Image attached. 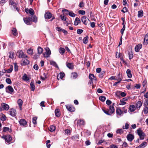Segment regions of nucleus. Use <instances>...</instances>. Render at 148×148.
<instances>
[{
    "mask_svg": "<svg viewBox=\"0 0 148 148\" xmlns=\"http://www.w3.org/2000/svg\"><path fill=\"white\" fill-rule=\"evenodd\" d=\"M148 44V33L146 34L145 37L144 41L143 44L146 45Z\"/></svg>",
    "mask_w": 148,
    "mask_h": 148,
    "instance_id": "4468645a",
    "label": "nucleus"
},
{
    "mask_svg": "<svg viewBox=\"0 0 148 148\" xmlns=\"http://www.w3.org/2000/svg\"><path fill=\"white\" fill-rule=\"evenodd\" d=\"M60 78L61 79H62L64 76L65 74L64 73L60 72Z\"/></svg>",
    "mask_w": 148,
    "mask_h": 148,
    "instance_id": "69168bd1",
    "label": "nucleus"
},
{
    "mask_svg": "<svg viewBox=\"0 0 148 148\" xmlns=\"http://www.w3.org/2000/svg\"><path fill=\"white\" fill-rule=\"evenodd\" d=\"M127 140L130 142H132L134 138V135L131 134H129L127 136Z\"/></svg>",
    "mask_w": 148,
    "mask_h": 148,
    "instance_id": "1a4fd4ad",
    "label": "nucleus"
},
{
    "mask_svg": "<svg viewBox=\"0 0 148 148\" xmlns=\"http://www.w3.org/2000/svg\"><path fill=\"white\" fill-rule=\"evenodd\" d=\"M45 49L46 51V54L47 55L49 56L51 55V51L49 47H46L45 48Z\"/></svg>",
    "mask_w": 148,
    "mask_h": 148,
    "instance_id": "cd10ccee",
    "label": "nucleus"
},
{
    "mask_svg": "<svg viewBox=\"0 0 148 148\" xmlns=\"http://www.w3.org/2000/svg\"><path fill=\"white\" fill-rule=\"evenodd\" d=\"M12 32L13 35L16 36L17 34V31L16 29L15 28H13L12 30Z\"/></svg>",
    "mask_w": 148,
    "mask_h": 148,
    "instance_id": "3c124183",
    "label": "nucleus"
},
{
    "mask_svg": "<svg viewBox=\"0 0 148 148\" xmlns=\"http://www.w3.org/2000/svg\"><path fill=\"white\" fill-rule=\"evenodd\" d=\"M55 114L57 117H59L60 116V110L59 109H56L55 111Z\"/></svg>",
    "mask_w": 148,
    "mask_h": 148,
    "instance_id": "bb28decb",
    "label": "nucleus"
},
{
    "mask_svg": "<svg viewBox=\"0 0 148 148\" xmlns=\"http://www.w3.org/2000/svg\"><path fill=\"white\" fill-rule=\"evenodd\" d=\"M116 112L117 114L121 116V115L123 114V112L120 108H118L116 109Z\"/></svg>",
    "mask_w": 148,
    "mask_h": 148,
    "instance_id": "6ab92c4d",
    "label": "nucleus"
},
{
    "mask_svg": "<svg viewBox=\"0 0 148 148\" xmlns=\"http://www.w3.org/2000/svg\"><path fill=\"white\" fill-rule=\"evenodd\" d=\"M23 79L25 81H27L29 79V77L27 76V75L25 74L22 77Z\"/></svg>",
    "mask_w": 148,
    "mask_h": 148,
    "instance_id": "2f4dec72",
    "label": "nucleus"
},
{
    "mask_svg": "<svg viewBox=\"0 0 148 148\" xmlns=\"http://www.w3.org/2000/svg\"><path fill=\"white\" fill-rule=\"evenodd\" d=\"M50 140H48L46 141V145L47 148H50L51 146V144H49L50 143Z\"/></svg>",
    "mask_w": 148,
    "mask_h": 148,
    "instance_id": "864d4df0",
    "label": "nucleus"
},
{
    "mask_svg": "<svg viewBox=\"0 0 148 148\" xmlns=\"http://www.w3.org/2000/svg\"><path fill=\"white\" fill-rule=\"evenodd\" d=\"M23 63L22 65L23 66L28 65L29 63V62L27 59H25L23 60L22 59Z\"/></svg>",
    "mask_w": 148,
    "mask_h": 148,
    "instance_id": "4be33fe9",
    "label": "nucleus"
},
{
    "mask_svg": "<svg viewBox=\"0 0 148 148\" xmlns=\"http://www.w3.org/2000/svg\"><path fill=\"white\" fill-rule=\"evenodd\" d=\"M30 19L31 22L33 21L35 23H36L37 21V18L35 16H32L31 17H30Z\"/></svg>",
    "mask_w": 148,
    "mask_h": 148,
    "instance_id": "a878e982",
    "label": "nucleus"
},
{
    "mask_svg": "<svg viewBox=\"0 0 148 148\" xmlns=\"http://www.w3.org/2000/svg\"><path fill=\"white\" fill-rule=\"evenodd\" d=\"M65 134H67L68 135H70L71 134V130H70L66 129L64 130Z\"/></svg>",
    "mask_w": 148,
    "mask_h": 148,
    "instance_id": "5fc2aeb1",
    "label": "nucleus"
},
{
    "mask_svg": "<svg viewBox=\"0 0 148 148\" xmlns=\"http://www.w3.org/2000/svg\"><path fill=\"white\" fill-rule=\"evenodd\" d=\"M13 70V66L12 65H11L10 68L7 70V72L8 73H10L12 72Z\"/></svg>",
    "mask_w": 148,
    "mask_h": 148,
    "instance_id": "8fccbe9b",
    "label": "nucleus"
},
{
    "mask_svg": "<svg viewBox=\"0 0 148 148\" xmlns=\"http://www.w3.org/2000/svg\"><path fill=\"white\" fill-rule=\"evenodd\" d=\"M43 51V49L40 47H38V52L39 54H41Z\"/></svg>",
    "mask_w": 148,
    "mask_h": 148,
    "instance_id": "e433bc0d",
    "label": "nucleus"
},
{
    "mask_svg": "<svg viewBox=\"0 0 148 148\" xmlns=\"http://www.w3.org/2000/svg\"><path fill=\"white\" fill-rule=\"evenodd\" d=\"M65 49L64 48L62 47H60L59 49V52L62 55L64 52Z\"/></svg>",
    "mask_w": 148,
    "mask_h": 148,
    "instance_id": "37998d69",
    "label": "nucleus"
},
{
    "mask_svg": "<svg viewBox=\"0 0 148 148\" xmlns=\"http://www.w3.org/2000/svg\"><path fill=\"white\" fill-rule=\"evenodd\" d=\"M45 18L46 19H49L52 17V14L49 12H46L45 14Z\"/></svg>",
    "mask_w": 148,
    "mask_h": 148,
    "instance_id": "ddd939ff",
    "label": "nucleus"
},
{
    "mask_svg": "<svg viewBox=\"0 0 148 148\" xmlns=\"http://www.w3.org/2000/svg\"><path fill=\"white\" fill-rule=\"evenodd\" d=\"M81 20L82 23L85 25L87 24L88 21H90L89 19L85 16L82 17Z\"/></svg>",
    "mask_w": 148,
    "mask_h": 148,
    "instance_id": "0eeeda50",
    "label": "nucleus"
},
{
    "mask_svg": "<svg viewBox=\"0 0 148 148\" xmlns=\"http://www.w3.org/2000/svg\"><path fill=\"white\" fill-rule=\"evenodd\" d=\"M47 73H44L43 74V76H40L41 79L44 80L47 78Z\"/></svg>",
    "mask_w": 148,
    "mask_h": 148,
    "instance_id": "72a5a7b5",
    "label": "nucleus"
},
{
    "mask_svg": "<svg viewBox=\"0 0 148 148\" xmlns=\"http://www.w3.org/2000/svg\"><path fill=\"white\" fill-rule=\"evenodd\" d=\"M78 76L76 72H74L72 73V76L74 79L76 78Z\"/></svg>",
    "mask_w": 148,
    "mask_h": 148,
    "instance_id": "a18cd8bd",
    "label": "nucleus"
},
{
    "mask_svg": "<svg viewBox=\"0 0 148 148\" xmlns=\"http://www.w3.org/2000/svg\"><path fill=\"white\" fill-rule=\"evenodd\" d=\"M30 86L31 88V90L34 91L35 89V86L34 84V80H32L30 84Z\"/></svg>",
    "mask_w": 148,
    "mask_h": 148,
    "instance_id": "aec40b11",
    "label": "nucleus"
},
{
    "mask_svg": "<svg viewBox=\"0 0 148 148\" xmlns=\"http://www.w3.org/2000/svg\"><path fill=\"white\" fill-rule=\"evenodd\" d=\"M89 78L91 80H93V79H96V78L93 74L90 73L89 75Z\"/></svg>",
    "mask_w": 148,
    "mask_h": 148,
    "instance_id": "7c9ffc66",
    "label": "nucleus"
},
{
    "mask_svg": "<svg viewBox=\"0 0 148 148\" xmlns=\"http://www.w3.org/2000/svg\"><path fill=\"white\" fill-rule=\"evenodd\" d=\"M5 91L7 92L10 94H12L14 92V90L12 86L10 85L6 87Z\"/></svg>",
    "mask_w": 148,
    "mask_h": 148,
    "instance_id": "20e7f679",
    "label": "nucleus"
},
{
    "mask_svg": "<svg viewBox=\"0 0 148 148\" xmlns=\"http://www.w3.org/2000/svg\"><path fill=\"white\" fill-rule=\"evenodd\" d=\"M24 22L27 25H30V17L25 18H23Z\"/></svg>",
    "mask_w": 148,
    "mask_h": 148,
    "instance_id": "2eb2a0df",
    "label": "nucleus"
},
{
    "mask_svg": "<svg viewBox=\"0 0 148 148\" xmlns=\"http://www.w3.org/2000/svg\"><path fill=\"white\" fill-rule=\"evenodd\" d=\"M88 41V36H86V37H84L83 40V42L85 44L87 43Z\"/></svg>",
    "mask_w": 148,
    "mask_h": 148,
    "instance_id": "f704fd0d",
    "label": "nucleus"
},
{
    "mask_svg": "<svg viewBox=\"0 0 148 148\" xmlns=\"http://www.w3.org/2000/svg\"><path fill=\"white\" fill-rule=\"evenodd\" d=\"M23 103V101L21 99H19L17 101V103L19 106V109L21 110H22L23 109L22 105Z\"/></svg>",
    "mask_w": 148,
    "mask_h": 148,
    "instance_id": "f8f14e48",
    "label": "nucleus"
},
{
    "mask_svg": "<svg viewBox=\"0 0 148 148\" xmlns=\"http://www.w3.org/2000/svg\"><path fill=\"white\" fill-rule=\"evenodd\" d=\"M68 15H69L70 16L73 17H74L75 16V14L73 13L72 11H70Z\"/></svg>",
    "mask_w": 148,
    "mask_h": 148,
    "instance_id": "603ef678",
    "label": "nucleus"
},
{
    "mask_svg": "<svg viewBox=\"0 0 148 148\" xmlns=\"http://www.w3.org/2000/svg\"><path fill=\"white\" fill-rule=\"evenodd\" d=\"M19 123L21 126L24 127H26L27 125V122L24 119H21L19 121Z\"/></svg>",
    "mask_w": 148,
    "mask_h": 148,
    "instance_id": "423d86ee",
    "label": "nucleus"
},
{
    "mask_svg": "<svg viewBox=\"0 0 148 148\" xmlns=\"http://www.w3.org/2000/svg\"><path fill=\"white\" fill-rule=\"evenodd\" d=\"M29 13L31 15H33L34 14V12L33 9L30 8L29 10Z\"/></svg>",
    "mask_w": 148,
    "mask_h": 148,
    "instance_id": "052dcab7",
    "label": "nucleus"
},
{
    "mask_svg": "<svg viewBox=\"0 0 148 148\" xmlns=\"http://www.w3.org/2000/svg\"><path fill=\"white\" fill-rule=\"evenodd\" d=\"M137 133L140 137V139L143 140L145 136V134L141 130V129L139 128L137 130Z\"/></svg>",
    "mask_w": 148,
    "mask_h": 148,
    "instance_id": "f03ea898",
    "label": "nucleus"
},
{
    "mask_svg": "<svg viewBox=\"0 0 148 148\" xmlns=\"http://www.w3.org/2000/svg\"><path fill=\"white\" fill-rule=\"evenodd\" d=\"M143 102L141 101H139L136 105V108L137 109H140L142 105Z\"/></svg>",
    "mask_w": 148,
    "mask_h": 148,
    "instance_id": "dca6fc26",
    "label": "nucleus"
},
{
    "mask_svg": "<svg viewBox=\"0 0 148 148\" xmlns=\"http://www.w3.org/2000/svg\"><path fill=\"white\" fill-rule=\"evenodd\" d=\"M24 53L23 52L22 50H20L19 51H18L17 52V55L18 56H23Z\"/></svg>",
    "mask_w": 148,
    "mask_h": 148,
    "instance_id": "09e8293b",
    "label": "nucleus"
},
{
    "mask_svg": "<svg viewBox=\"0 0 148 148\" xmlns=\"http://www.w3.org/2000/svg\"><path fill=\"white\" fill-rule=\"evenodd\" d=\"M81 21L80 19L78 17H76L74 21V25H77L79 24L80 23Z\"/></svg>",
    "mask_w": 148,
    "mask_h": 148,
    "instance_id": "393cba45",
    "label": "nucleus"
},
{
    "mask_svg": "<svg viewBox=\"0 0 148 148\" xmlns=\"http://www.w3.org/2000/svg\"><path fill=\"white\" fill-rule=\"evenodd\" d=\"M117 133L121 134L123 133V131L121 129H118L116 131Z\"/></svg>",
    "mask_w": 148,
    "mask_h": 148,
    "instance_id": "bf43d9fd",
    "label": "nucleus"
},
{
    "mask_svg": "<svg viewBox=\"0 0 148 148\" xmlns=\"http://www.w3.org/2000/svg\"><path fill=\"white\" fill-rule=\"evenodd\" d=\"M14 69L15 71H18V66L17 65V64L16 63H14Z\"/></svg>",
    "mask_w": 148,
    "mask_h": 148,
    "instance_id": "338daca9",
    "label": "nucleus"
},
{
    "mask_svg": "<svg viewBox=\"0 0 148 148\" xmlns=\"http://www.w3.org/2000/svg\"><path fill=\"white\" fill-rule=\"evenodd\" d=\"M7 131H8L9 132L11 133L12 132V130L11 129H10L8 127H4L3 128V132H5Z\"/></svg>",
    "mask_w": 148,
    "mask_h": 148,
    "instance_id": "b1692460",
    "label": "nucleus"
},
{
    "mask_svg": "<svg viewBox=\"0 0 148 148\" xmlns=\"http://www.w3.org/2000/svg\"><path fill=\"white\" fill-rule=\"evenodd\" d=\"M147 142H144L139 145L140 148H144L147 145Z\"/></svg>",
    "mask_w": 148,
    "mask_h": 148,
    "instance_id": "79ce46f5",
    "label": "nucleus"
},
{
    "mask_svg": "<svg viewBox=\"0 0 148 148\" xmlns=\"http://www.w3.org/2000/svg\"><path fill=\"white\" fill-rule=\"evenodd\" d=\"M126 73L128 77L130 78L132 77V75L130 70L127 69L126 71Z\"/></svg>",
    "mask_w": 148,
    "mask_h": 148,
    "instance_id": "c756f323",
    "label": "nucleus"
},
{
    "mask_svg": "<svg viewBox=\"0 0 148 148\" xmlns=\"http://www.w3.org/2000/svg\"><path fill=\"white\" fill-rule=\"evenodd\" d=\"M1 107L3 110L6 111L8 110L9 108V106L8 104L3 103H1Z\"/></svg>",
    "mask_w": 148,
    "mask_h": 148,
    "instance_id": "6e6552de",
    "label": "nucleus"
},
{
    "mask_svg": "<svg viewBox=\"0 0 148 148\" xmlns=\"http://www.w3.org/2000/svg\"><path fill=\"white\" fill-rule=\"evenodd\" d=\"M77 126H81L85 125V121L84 120L79 119L77 121Z\"/></svg>",
    "mask_w": 148,
    "mask_h": 148,
    "instance_id": "9b49d317",
    "label": "nucleus"
},
{
    "mask_svg": "<svg viewBox=\"0 0 148 148\" xmlns=\"http://www.w3.org/2000/svg\"><path fill=\"white\" fill-rule=\"evenodd\" d=\"M83 32V30L81 29H79L77 30V33L79 34H80Z\"/></svg>",
    "mask_w": 148,
    "mask_h": 148,
    "instance_id": "774afa93",
    "label": "nucleus"
},
{
    "mask_svg": "<svg viewBox=\"0 0 148 148\" xmlns=\"http://www.w3.org/2000/svg\"><path fill=\"white\" fill-rule=\"evenodd\" d=\"M79 135L78 134H77L71 137V139L73 140H75L76 139H79Z\"/></svg>",
    "mask_w": 148,
    "mask_h": 148,
    "instance_id": "58836bf2",
    "label": "nucleus"
},
{
    "mask_svg": "<svg viewBox=\"0 0 148 148\" xmlns=\"http://www.w3.org/2000/svg\"><path fill=\"white\" fill-rule=\"evenodd\" d=\"M50 64H51V65H52L54 66L55 67L59 69V67H58V65H57V64L55 62H54L53 61L51 60V61H50Z\"/></svg>",
    "mask_w": 148,
    "mask_h": 148,
    "instance_id": "c85d7f7f",
    "label": "nucleus"
},
{
    "mask_svg": "<svg viewBox=\"0 0 148 148\" xmlns=\"http://www.w3.org/2000/svg\"><path fill=\"white\" fill-rule=\"evenodd\" d=\"M148 100L147 99H144V106H148Z\"/></svg>",
    "mask_w": 148,
    "mask_h": 148,
    "instance_id": "49530a36",
    "label": "nucleus"
},
{
    "mask_svg": "<svg viewBox=\"0 0 148 148\" xmlns=\"http://www.w3.org/2000/svg\"><path fill=\"white\" fill-rule=\"evenodd\" d=\"M9 114L12 116H15L16 114V110L13 108L11 109L9 112Z\"/></svg>",
    "mask_w": 148,
    "mask_h": 148,
    "instance_id": "9d476101",
    "label": "nucleus"
},
{
    "mask_svg": "<svg viewBox=\"0 0 148 148\" xmlns=\"http://www.w3.org/2000/svg\"><path fill=\"white\" fill-rule=\"evenodd\" d=\"M37 119V117H34L32 119V122L33 123L34 125H36L37 124L36 122V120Z\"/></svg>",
    "mask_w": 148,
    "mask_h": 148,
    "instance_id": "6e6d98bb",
    "label": "nucleus"
},
{
    "mask_svg": "<svg viewBox=\"0 0 148 148\" xmlns=\"http://www.w3.org/2000/svg\"><path fill=\"white\" fill-rule=\"evenodd\" d=\"M140 84H136V85L134 87L133 86H132L131 87L132 89H135V88L136 89H139L140 87Z\"/></svg>",
    "mask_w": 148,
    "mask_h": 148,
    "instance_id": "c03bdc74",
    "label": "nucleus"
},
{
    "mask_svg": "<svg viewBox=\"0 0 148 148\" xmlns=\"http://www.w3.org/2000/svg\"><path fill=\"white\" fill-rule=\"evenodd\" d=\"M116 80L121 81L123 79L122 74L119 72L117 77H116Z\"/></svg>",
    "mask_w": 148,
    "mask_h": 148,
    "instance_id": "5701e85b",
    "label": "nucleus"
},
{
    "mask_svg": "<svg viewBox=\"0 0 148 148\" xmlns=\"http://www.w3.org/2000/svg\"><path fill=\"white\" fill-rule=\"evenodd\" d=\"M62 12H65V14H66L68 15L69 14L70 11L66 9H64L62 10Z\"/></svg>",
    "mask_w": 148,
    "mask_h": 148,
    "instance_id": "0e129e2a",
    "label": "nucleus"
},
{
    "mask_svg": "<svg viewBox=\"0 0 148 148\" xmlns=\"http://www.w3.org/2000/svg\"><path fill=\"white\" fill-rule=\"evenodd\" d=\"M63 29L62 28L58 27H56V30L58 32H62Z\"/></svg>",
    "mask_w": 148,
    "mask_h": 148,
    "instance_id": "e2e57ef3",
    "label": "nucleus"
},
{
    "mask_svg": "<svg viewBox=\"0 0 148 148\" xmlns=\"http://www.w3.org/2000/svg\"><path fill=\"white\" fill-rule=\"evenodd\" d=\"M121 56H116V58H120V59L123 62V63H125V64L127 63V62L124 61L123 58L122 57H121Z\"/></svg>",
    "mask_w": 148,
    "mask_h": 148,
    "instance_id": "680f3d73",
    "label": "nucleus"
},
{
    "mask_svg": "<svg viewBox=\"0 0 148 148\" xmlns=\"http://www.w3.org/2000/svg\"><path fill=\"white\" fill-rule=\"evenodd\" d=\"M66 65L70 69H73V66L72 63H66Z\"/></svg>",
    "mask_w": 148,
    "mask_h": 148,
    "instance_id": "473e14b6",
    "label": "nucleus"
},
{
    "mask_svg": "<svg viewBox=\"0 0 148 148\" xmlns=\"http://www.w3.org/2000/svg\"><path fill=\"white\" fill-rule=\"evenodd\" d=\"M108 109H106L105 108H102V110L103 112L108 115H111L114 112L115 109L114 107L113 106H110L109 107Z\"/></svg>",
    "mask_w": 148,
    "mask_h": 148,
    "instance_id": "f257e3e1",
    "label": "nucleus"
},
{
    "mask_svg": "<svg viewBox=\"0 0 148 148\" xmlns=\"http://www.w3.org/2000/svg\"><path fill=\"white\" fill-rule=\"evenodd\" d=\"M99 99L102 102H104L106 99L105 97L104 96H101L99 97Z\"/></svg>",
    "mask_w": 148,
    "mask_h": 148,
    "instance_id": "de8ad7c7",
    "label": "nucleus"
},
{
    "mask_svg": "<svg viewBox=\"0 0 148 148\" xmlns=\"http://www.w3.org/2000/svg\"><path fill=\"white\" fill-rule=\"evenodd\" d=\"M129 127V125L128 123H126L125 124V126H123V129H127Z\"/></svg>",
    "mask_w": 148,
    "mask_h": 148,
    "instance_id": "13d9d810",
    "label": "nucleus"
},
{
    "mask_svg": "<svg viewBox=\"0 0 148 148\" xmlns=\"http://www.w3.org/2000/svg\"><path fill=\"white\" fill-rule=\"evenodd\" d=\"M143 15V11L142 10L139 11L138 12V17H142Z\"/></svg>",
    "mask_w": 148,
    "mask_h": 148,
    "instance_id": "c9c22d12",
    "label": "nucleus"
},
{
    "mask_svg": "<svg viewBox=\"0 0 148 148\" xmlns=\"http://www.w3.org/2000/svg\"><path fill=\"white\" fill-rule=\"evenodd\" d=\"M33 49L30 48L27 50V53L29 55H32L33 54Z\"/></svg>",
    "mask_w": 148,
    "mask_h": 148,
    "instance_id": "ea45409f",
    "label": "nucleus"
},
{
    "mask_svg": "<svg viewBox=\"0 0 148 148\" xmlns=\"http://www.w3.org/2000/svg\"><path fill=\"white\" fill-rule=\"evenodd\" d=\"M128 109L131 112H133L135 110L136 108L134 105H131L130 106Z\"/></svg>",
    "mask_w": 148,
    "mask_h": 148,
    "instance_id": "412c9836",
    "label": "nucleus"
},
{
    "mask_svg": "<svg viewBox=\"0 0 148 148\" xmlns=\"http://www.w3.org/2000/svg\"><path fill=\"white\" fill-rule=\"evenodd\" d=\"M66 106L67 110L70 112H74L75 110V107L71 105H67Z\"/></svg>",
    "mask_w": 148,
    "mask_h": 148,
    "instance_id": "39448f33",
    "label": "nucleus"
},
{
    "mask_svg": "<svg viewBox=\"0 0 148 148\" xmlns=\"http://www.w3.org/2000/svg\"><path fill=\"white\" fill-rule=\"evenodd\" d=\"M6 82L8 84H12V82L10 78H8L5 80Z\"/></svg>",
    "mask_w": 148,
    "mask_h": 148,
    "instance_id": "4d7b16f0",
    "label": "nucleus"
},
{
    "mask_svg": "<svg viewBox=\"0 0 148 148\" xmlns=\"http://www.w3.org/2000/svg\"><path fill=\"white\" fill-rule=\"evenodd\" d=\"M56 127L53 125H51L49 128V130L51 132H52L55 130Z\"/></svg>",
    "mask_w": 148,
    "mask_h": 148,
    "instance_id": "4c0bfd02",
    "label": "nucleus"
},
{
    "mask_svg": "<svg viewBox=\"0 0 148 148\" xmlns=\"http://www.w3.org/2000/svg\"><path fill=\"white\" fill-rule=\"evenodd\" d=\"M143 111L145 114H147L148 113V106L144 107Z\"/></svg>",
    "mask_w": 148,
    "mask_h": 148,
    "instance_id": "a19ab883",
    "label": "nucleus"
},
{
    "mask_svg": "<svg viewBox=\"0 0 148 148\" xmlns=\"http://www.w3.org/2000/svg\"><path fill=\"white\" fill-rule=\"evenodd\" d=\"M6 116L3 114L2 113H1L0 115V119L2 121H4L6 119Z\"/></svg>",
    "mask_w": 148,
    "mask_h": 148,
    "instance_id": "f3484780",
    "label": "nucleus"
},
{
    "mask_svg": "<svg viewBox=\"0 0 148 148\" xmlns=\"http://www.w3.org/2000/svg\"><path fill=\"white\" fill-rule=\"evenodd\" d=\"M142 47V45L141 44H139L135 47V50L136 52L139 51V50Z\"/></svg>",
    "mask_w": 148,
    "mask_h": 148,
    "instance_id": "a211bd4d",
    "label": "nucleus"
},
{
    "mask_svg": "<svg viewBox=\"0 0 148 148\" xmlns=\"http://www.w3.org/2000/svg\"><path fill=\"white\" fill-rule=\"evenodd\" d=\"M2 138H4L5 141L8 143H9L12 139V137L10 135H4L2 137Z\"/></svg>",
    "mask_w": 148,
    "mask_h": 148,
    "instance_id": "7ed1b4c3",
    "label": "nucleus"
}]
</instances>
